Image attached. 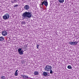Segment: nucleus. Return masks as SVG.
Wrapping results in <instances>:
<instances>
[{"instance_id":"obj_1","label":"nucleus","mask_w":79,"mask_h":79,"mask_svg":"<svg viewBox=\"0 0 79 79\" xmlns=\"http://www.w3.org/2000/svg\"><path fill=\"white\" fill-rule=\"evenodd\" d=\"M32 16V14L29 12L26 11L23 14L22 17L23 19H27V18H30Z\"/></svg>"},{"instance_id":"obj_2","label":"nucleus","mask_w":79,"mask_h":79,"mask_svg":"<svg viewBox=\"0 0 79 79\" xmlns=\"http://www.w3.org/2000/svg\"><path fill=\"white\" fill-rule=\"evenodd\" d=\"M52 69V66L49 65H47L44 69V70L47 71H50L51 69Z\"/></svg>"},{"instance_id":"obj_3","label":"nucleus","mask_w":79,"mask_h":79,"mask_svg":"<svg viewBox=\"0 0 79 79\" xmlns=\"http://www.w3.org/2000/svg\"><path fill=\"white\" fill-rule=\"evenodd\" d=\"M10 18V15L8 13L6 14L5 15L3 16V18L5 20H7Z\"/></svg>"},{"instance_id":"obj_4","label":"nucleus","mask_w":79,"mask_h":79,"mask_svg":"<svg viewBox=\"0 0 79 79\" xmlns=\"http://www.w3.org/2000/svg\"><path fill=\"white\" fill-rule=\"evenodd\" d=\"M44 5L47 6H48V2L46 1H44L40 4V5H42V6H44Z\"/></svg>"},{"instance_id":"obj_5","label":"nucleus","mask_w":79,"mask_h":79,"mask_svg":"<svg viewBox=\"0 0 79 79\" xmlns=\"http://www.w3.org/2000/svg\"><path fill=\"white\" fill-rule=\"evenodd\" d=\"M69 44L71 45H76V44H78V42H69Z\"/></svg>"},{"instance_id":"obj_6","label":"nucleus","mask_w":79,"mask_h":79,"mask_svg":"<svg viewBox=\"0 0 79 79\" xmlns=\"http://www.w3.org/2000/svg\"><path fill=\"white\" fill-rule=\"evenodd\" d=\"M18 52L20 55H23V52L22 50V48H19L18 49Z\"/></svg>"},{"instance_id":"obj_7","label":"nucleus","mask_w":79,"mask_h":79,"mask_svg":"<svg viewBox=\"0 0 79 79\" xmlns=\"http://www.w3.org/2000/svg\"><path fill=\"white\" fill-rule=\"evenodd\" d=\"M7 32L6 31H4L2 32V34L3 36H6L7 35Z\"/></svg>"},{"instance_id":"obj_8","label":"nucleus","mask_w":79,"mask_h":79,"mask_svg":"<svg viewBox=\"0 0 79 79\" xmlns=\"http://www.w3.org/2000/svg\"><path fill=\"white\" fill-rule=\"evenodd\" d=\"M29 5H26L24 6V10H29Z\"/></svg>"},{"instance_id":"obj_9","label":"nucleus","mask_w":79,"mask_h":79,"mask_svg":"<svg viewBox=\"0 0 79 79\" xmlns=\"http://www.w3.org/2000/svg\"><path fill=\"white\" fill-rule=\"evenodd\" d=\"M34 75L35 76H38L39 75V72L35 71L34 73Z\"/></svg>"},{"instance_id":"obj_10","label":"nucleus","mask_w":79,"mask_h":79,"mask_svg":"<svg viewBox=\"0 0 79 79\" xmlns=\"http://www.w3.org/2000/svg\"><path fill=\"white\" fill-rule=\"evenodd\" d=\"M22 77H23V79H28V76L26 75H22Z\"/></svg>"},{"instance_id":"obj_11","label":"nucleus","mask_w":79,"mask_h":79,"mask_svg":"<svg viewBox=\"0 0 79 79\" xmlns=\"http://www.w3.org/2000/svg\"><path fill=\"white\" fill-rule=\"evenodd\" d=\"M43 75L44 76H47L48 73H47V72H44L43 73Z\"/></svg>"},{"instance_id":"obj_12","label":"nucleus","mask_w":79,"mask_h":79,"mask_svg":"<svg viewBox=\"0 0 79 79\" xmlns=\"http://www.w3.org/2000/svg\"><path fill=\"white\" fill-rule=\"evenodd\" d=\"M17 2V0H12L11 2L12 3H16Z\"/></svg>"},{"instance_id":"obj_13","label":"nucleus","mask_w":79,"mask_h":79,"mask_svg":"<svg viewBox=\"0 0 79 79\" xmlns=\"http://www.w3.org/2000/svg\"><path fill=\"white\" fill-rule=\"evenodd\" d=\"M4 40V38L2 36L0 37V41H3Z\"/></svg>"},{"instance_id":"obj_14","label":"nucleus","mask_w":79,"mask_h":79,"mask_svg":"<svg viewBox=\"0 0 79 79\" xmlns=\"http://www.w3.org/2000/svg\"><path fill=\"white\" fill-rule=\"evenodd\" d=\"M18 70H17L15 71V75L16 76H18Z\"/></svg>"},{"instance_id":"obj_15","label":"nucleus","mask_w":79,"mask_h":79,"mask_svg":"<svg viewBox=\"0 0 79 79\" xmlns=\"http://www.w3.org/2000/svg\"><path fill=\"white\" fill-rule=\"evenodd\" d=\"M64 0H58V2L60 3H63L64 2Z\"/></svg>"},{"instance_id":"obj_16","label":"nucleus","mask_w":79,"mask_h":79,"mask_svg":"<svg viewBox=\"0 0 79 79\" xmlns=\"http://www.w3.org/2000/svg\"><path fill=\"white\" fill-rule=\"evenodd\" d=\"M67 68H68V69H72V67H71V66L68 65L67 66Z\"/></svg>"},{"instance_id":"obj_17","label":"nucleus","mask_w":79,"mask_h":79,"mask_svg":"<svg viewBox=\"0 0 79 79\" xmlns=\"http://www.w3.org/2000/svg\"><path fill=\"white\" fill-rule=\"evenodd\" d=\"M1 78L2 79H5V77L2 76L1 77Z\"/></svg>"},{"instance_id":"obj_18","label":"nucleus","mask_w":79,"mask_h":79,"mask_svg":"<svg viewBox=\"0 0 79 79\" xmlns=\"http://www.w3.org/2000/svg\"><path fill=\"white\" fill-rule=\"evenodd\" d=\"M40 45L39 44H37V46H36V47H37V49H39V46Z\"/></svg>"},{"instance_id":"obj_19","label":"nucleus","mask_w":79,"mask_h":79,"mask_svg":"<svg viewBox=\"0 0 79 79\" xmlns=\"http://www.w3.org/2000/svg\"><path fill=\"white\" fill-rule=\"evenodd\" d=\"M41 5H40V8H41V10H43V6H40Z\"/></svg>"},{"instance_id":"obj_20","label":"nucleus","mask_w":79,"mask_h":79,"mask_svg":"<svg viewBox=\"0 0 79 79\" xmlns=\"http://www.w3.org/2000/svg\"><path fill=\"white\" fill-rule=\"evenodd\" d=\"M18 6V5H14V7L15 8V7H17V6Z\"/></svg>"},{"instance_id":"obj_21","label":"nucleus","mask_w":79,"mask_h":79,"mask_svg":"<svg viewBox=\"0 0 79 79\" xmlns=\"http://www.w3.org/2000/svg\"><path fill=\"white\" fill-rule=\"evenodd\" d=\"M52 73H53V72L52 71V69H51V70H50V73L52 74Z\"/></svg>"},{"instance_id":"obj_22","label":"nucleus","mask_w":79,"mask_h":79,"mask_svg":"<svg viewBox=\"0 0 79 79\" xmlns=\"http://www.w3.org/2000/svg\"><path fill=\"white\" fill-rule=\"evenodd\" d=\"M22 24H26V22H22Z\"/></svg>"}]
</instances>
